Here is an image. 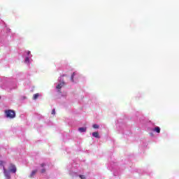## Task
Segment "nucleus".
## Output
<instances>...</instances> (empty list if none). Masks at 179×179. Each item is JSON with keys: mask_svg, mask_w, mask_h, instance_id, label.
<instances>
[{"mask_svg": "<svg viewBox=\"0 0 179 179\" xmlns=\"http://www.w3.org/2000/svg\"><path fill=\"white\" fill-rule=\"evenodd\" d=\"M5 114L7 118H15L16 117V113L13 110H6Z\"/></svg>", "mask_w": 179, "mask_h": 179, "instance_id": "nucleus-1", "label": "nucleus"}, {"mask_svg": "<svg viewBox=\"0 0 179 179\" xmlns=\"http://www.w3.org/2000/svg\"><path fill=\"white\" fill-rule=\"evenodd\" d=\"M0 166H1V167H3V174L6 177V178L10 179V173H9L8 171L6 170V169H5V166L3 165V161L0 162Z\"/></svg>", "mask_w": 179, "mask_h": 179, "instance_id": "nucleus-2", "label": "nucleus"}, {"mask_svg": "<svg viewBox=\"0 0 179 179\" xmlns=\"http://www.w3.org/2000/svg\"><path fill=\"white\" fill-rule=\"evenodd\" d=\"M8 169L10 173H16V166L13 164H10Z\"/></svg>", "mask_w": 179, "mask_h": 179, "instance_id": "nucleus-3", "label": "nucleus"}, {"mask_svg": "<svg viewBox=\"0 0 179 179\" xmlns=\"http://www.w3.org/2000/svg\"><path fill=\"white\" fill-rule=\"evenodd\" d=\"M64 86H65V83L62 82L57 85V86L56 87V89H57L59 90V92H60L59 90H61V89H62V87H64Z\"/></svg>", "mask_w": 179, "mask_h": 179, "instance_id": "nucleus-4", "label": "nucleus"}, {"mask_svg": "<svg viewBox=\"0 0 179 179\" xmlns=\"http://www.w3.org/2000/svg\"><path fill=\"white\" fill-rule=\"evenodd\" d=\"M36 173H37V170L33 171L29 176V178H33L36 176Z\"/></svg>", "mask_w": 179, "mask_h": 179, "instance_id": "nucleus-5", "label": "nucleus"}, {"mask_svg": "<svg viewBox=\"0 0 179 179\" xmlns=\"http://www.w3.org/2000/svg\"><path fill=\"white\" fill-rule=\"evenodd\" d=\"M92 136H94V138H100V135L99 134V132H93Z\"/></svg>", "mask_w": 179, "mask_h": 179, "instance_id": "nucleus-6", "label": "nucleus"}, {"mask_svg": "<svg viewBox=\"0 0 179 179\" xmlns=\"http://www.w3.org/2000/svg\"><path fill=\"white\" fill-rule=\"evenodd\" d=\"M153 131L157 134H160V127H156L155 129H153Z\"/></svg>", "mask_w": 179, "mask_h": 179, "instance_id": "nucleus-7", "label": "nucleus"}, {"mask_svg": "<svg viewBox=\"0 0 179 179\" xmlns=\"http://www.w3.org/2000/svg\"><path fill=\"white\" fill-rule=\"evenodd\" d=\"M86 129H87L86 127H80L78 129V131H80V132H86Z\"/></svg>", "mask_w": 179, "mask_h": 179, "instance_id": "nucleus-8", "label": "nucleus"}, {"mask_svg": "<svg viewBox=\"0 0 179 179\" xmlns=\"http://www.w3.org/2000/svg\"><path fill=\"white\" fill-rule=\"evenodd\" d=\"M39 96H40V94H38V93L34 94V96H33V99L34 100H37L38 99Z\"/></svg>", "mask_w": 179, "mask_h": 179, "instance_id": "nucleus-9", "label": "nucleus"}, {"mask_svg": "<svg viewBox=\"0 0 179 179\" xmlns=\"http://www.w3.org/2000/svg\"><path fill=\"white\" fill-rule=\"evenodd\" d=\"M92 128H94V129H99V126L98 124H93Z\"/></svg>", "mask_w": 179, "mask_h": 179, "instance_id": "nucleus-10", "label": "nucleus"}, {"mask_svg": "<svg viewBox=\"0 0 179 179\" xmlns=\"http://www.w3.org/2000/svg\"><path fill=\"white\" fill-rule=\"evenodd\" d=\"M75 75H76V73H73V74L71 75V82H73V78H74Z\"/></svg>", "mask_w": 179, "mask_h": 179, "instance_id": "nucleus-11", "label": "nucleus"}, {"mask_svg": "<svg viewBox=\"0 0 179 179\" xmlns=\"http://www.w3.org/2000/svg\"><path fill=\"white\" fill-rule=\"evenodd\" d=\"M80 178L81 179H86V177L83 175H80Z\"/></svg>", "mask_w": 179, "mask_h": 179, "instance_id": "nucleus-12", "label": "nucleus"}, {"mask_svg": "<svg viewBox=\"0 0 179 179\" xmlns=\"http://www.w3.org/2000/svg\"><path fill=\"white\" fill-rule=\"evenodd\" d=\"M52 114L53 115H55V109H53V110H52Z\"/></svg>", "mask_w": 179, "mask_h": 179, "instance_id": "nucleus-13", "label": "nucleus"}, {"mask_svg": "<svg viewBox=\"0 0 179 179\" xmlns=\"http://www.w3.org/2000/svg\"><path fill=\"white\" fill-rule=\"evenodd\" d=\"M25 62H29V57H26Z\"/></svg>", "mask_w": 179, "mask_h": 179, "instance_id": "nucleus-14", "label": "nucleus"}, {"mask_svg": "<svg viewBox=\"0 0 179 179\" xmlns=\"http://www.w3.org/2000/svg\"><path fill=\"white\" fill-rule=\"evenodd\" d=\"M45 169H43L41 170V173H45Z\"/></svg>", "mask_w": 179, "mask_h": 179, "instance_id": "nucleus-15", "label": "nucleus"}, {"mask_svg": "<svg viewBox=\"0 0 179 179\" xmlns=\"http://www.w3.org/2000/svg\"><path fill=\"white\" fill-rule=\"evenodd\" d=\"M41 167H44V166H45V164H41Z\"/></svg>", "mask_w": 179, "mask_h": 179, "instance_id": "nucleus-16", "label": "nucleus"}, {"mask_svg": "<svg viewBox=\"0 0 179 179\" xmlns=\"http://www.w3.org/2000/svg\"><path fill=\"white\" fill-rule=\"evenodd\" d=\"M0 99H1V96H0Z\"/></svg>", "mask_w": 179, "mask_h": 179, "instance_id": "nucleus-17", "label": "nucleus"}]
</instances>
